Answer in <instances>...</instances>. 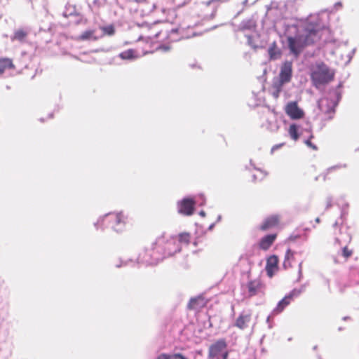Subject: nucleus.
I'll return each instance as SVG.
<instances>
[{
  "label": "nucleus",
  "mask_w": 359,
  "mask_h": 359,
  "mask_svg": "<svg viewBox=\"0 0 359 359\" xmlns=\"http://www.w3.org/2000/svg\"><path fill=\"white\" fill-rule=\"evenodd\" d=\"M126 217L122 212L110 213L105 217L104 221L108 223L111 227L116 231L122 229V226L126 223Z\"/></svg>",
  "instance_id": "nucleus-5"
},
{
  "label": "nucleus",
  "mask_w": 359,
  "mask_h": 359,
  "mask_svg": "<svg viewBox=\"0 0 359 359\" xmlns=\"http://www.w3.org/2000/svg\"><path fill=\"white\" fill-rule=\"evenodd\" d=\"M180 246L176 243L174 240L168 241L163 246V252L161 256H157L154 255V252L151 254L152 262L156 263L164 258L170 257L180 251Z\"/></svg>",
  "instance_id": "nucleus-4"
},
{
  "label": "nucleus",
  "mask_w": 359,
  "mask_h": 359,
  "mask_svg": "<svg viewBox=\"0 0 359 359\" xmlns=\"http://www.w3.org/2000/svg\"><path fill=\"white\" fill-rule=\"evenodd\" d=\"M252 313L250 311H243L237 318L235 322V326L240 330H245L249 327L251 322Z\"/></svg>",
  "instance_id": "nucleus-10"
},
{
  "label": "nucleus",
  "mask_w": 359,
  "mask_h": 359,
  "mask_svg": "<svg viewBox=\"0 0 359 359\" xmlns=\"http://www.w3.org/2000/svg\"><path fill=\"white\" fill-rule=\"evenodd\" d=\"M288 133H289L290 137L294 141H297L299 137V135L298 133V127L294 123L291 124L290 126L289 129H288Z\"/></svg>",
  "instance_id": "nucleus-22"
},
{
  "label": "nucleus",
  "mask_w": 359,
  "mask_h": 359,
  "mask_svg": "<svg viewBox=\"0 0 359 359\" xmlns=\"http://www.w3.org/2000/svg\"><path fill=\"white\" fill-rule=\"evenodd\" d=\"M285 112L292 120H298L304 116V111L299 107L295 101L290 102L286 104Z\"/></svg>",
  "instance_id": "nucleus-6"
},
{
  "label": "nucleus",
  "mask_w": 359,
  "mask_h": 359,
  "mask_svg": "<svg viewBox=\"0 0 359 359\" xmlns=\"http://www.w3.org/2000/svg\"><path fill=\"white\" fill-rule=\"evenodd\" d=\"M294 296V291H292L289 294L286 295L283 299H281L278 302L276 307L273 309V313L275 314H278L281 313L285 309V308L287 307L291 303Z\"/></svg>",
  "instance_id": "nucleus-15"
},
{
  "label": "nucleus",
  "mask_w": 359,
  "mask_h": 359,
  "mask_svg": "<svg viewBox=\"0 0 359 359\" xmlns=\"http://www.w3.org/2000/svg\"><path fill=\"white\" fill-rule=\"evenodd\" d=\"M285 83H282L280 80H279L278 82H274L273 83V88L274 90H279L281 91L282 86Z\"/></svg>",
  "instance_id": "nucleus-30"
},
{
  "label": "nucleus",
  "mask_w": 359,
  "mask_h": 359,
  "mask_svg": "<svg viewBox=\"0 0 359 359\" xmlns=\"http://www.w3.org/2000/svg\"><path fill=\"white\" fill-rule=\"evenodd\" d=\"M352 254L353 250L349 249L347 246L343 248L342 255L346 259L349 258L352 255Z\"/></svg>",
  "instance_id": "nucleus-29"
},
{
  "label": "nucleus",
  "mask_w": 359,
  "mask_h": 359,
  "mask_svg": "<svg viewBox=\"0 0 359 359\" xmlns=\"http://www.w3.org/2000/svg\"><path fill=\"white\" fill-rule=\"evenodd\" d=\"M316 223H320V218H319V217H317V218L316 219Z\"/></svg>",
  "instance_id": "nucleus-36"
},
{
  "label": "nucleus",
  "mask_w": 359,
  "mask_h": 359,
  "mask_svg": "<svg viewBox=\"0 0 359 359\" xmlns=\"http://www.w3.org/2000/svg\"><path fill=\"white\" fill-rule=\"evenodd\" d=\"M100 29L102 31L103 36H112L115 33V29L114 25H110L105 27H101Z\"/></svg>",
  "instance_id": "nucleus-27"
},
{
  "label": "nucleus",
  "mask_w": 359,
  "mask_h": 359,
  "mask_svg": "<svg viewBox=\"0 0 359 359\" xmlns=\"http://www.w3.org/2000/svg\"><path fill=\"white\" fill-rule=\"evenodd\" d=\"M205 306V302L203 297L198 296L191 298L188 304V309L190 310H198Z\"/></svg>",
  "instance_id": "nucleus-17"
},
{
  "label": "nucleus",
  "mask_w": 359,
  "mask_h": 359,
  "mask_svg": "<svg viewBox=\"0 0 359 359\" xmlns=\"http://www.w3.org/2000/svg\"><path fill=\"white\" fill-rule=\"evenodd\" d=\"M15 65L13 62L12 59L8 57H1L0 58V72L2 74L7 69H15Z\"/></svg>",
  "instance_id": "nucleus-18"
},
{
  "label": "nucleus",
  "mask_w": 359,
  "mask_h": 359,
  "mask_svg": "<svg viewBox=\"0 0 359 359\" xmlns=\"http://www.w3.org/2000/svg\"><path fill=\"white\" fill-rule=\"evenodd\" d=\"M248 296L253 297L257 295L263 289V284L260 279L257 278L248 282L246 285Z\"/></svg>",
  "instance_id": "nucleus-11"
},
{
  "label": "nucleus",
  "mask_w": 359,
  "mask_h": 359,
  "mask_svg": "<svg viewBox=\"0 0 359 359\" xmlns=\"http://www.w3.org/2000/svg\"><path fill=\"white\" fill-rule=\"evenodd\" d=\"M301 255L302 252H296L291 249H287L285 252V259L283 262L284 268L289 269L292 267L293 265L297 262L296 257Z\"/></svg>",
  "instance_id": "nucleus-14"
},
{
  "label": "nucleus",
  "mask_w": 359,
  "mask_h": 359,
  "mask_svg": "<svg viewBox=\"0 0 359 359\" xmlns=\"http://www.w3.org/2000/svg\"><path fill=\"white\" fill-rule=\"evenodd\" d=\"M280 146H281V144L280 145H276L274 147H273V149H274L275 148H279Z\"/></svg>",
  "instance_id": "nucleus-37"
},
{
  "label": "nucleus",
  "mask_w": 359,
  "mask_h": 359,
  "mask_svg": "<svg viewBox=\"0 0 359 359\" xmlns=\"http://www.w3.org/2000/svg\"><path fill=\"white\" fill-rule=\"evenodd\" d=\"M336 103L329 99H323L319 103L320 110L327 115L328 118H332L335 112Z\"/></svg>",
  "instance_id": "nucleus-8"
},
{
  "label": "nucleus",
  "mask_w": 359,
  "mask_h": 359,
  "mask_svg": "<svg viewBox=\"0 0 359 359\" xmlns=\"http://www.w3.org/2000/svg\"><path fill=\"white\" fill-rule=\"evenodd\" d=\"M27 35L28 32L26 30L23 29H19L15 31L13 36L12 37V40H17L20 42H24Z\"/></svg>",
  "instance_id": "nucleus-21"
},
{
  "label": "nucleus",
  "mask_w": 359,
  "mask_h": 359,
  "mask_svg": "<svg viewBox=\"0 0 359 359\" xmlns=\"http://www.w3.org/2000/svg\"><path fill=\"white\" fill-rule=\"evenodd\" d=\"M340 168V166H338V165H337V166H333V167H331V168H330L327 170V172H330L332 171L333 170H335V169H337V168Z\"/></svg>",
  "instance_id": "nucleus-34"
},
{
  "label": "nucleus",
  "mask_w": 359,
  "mask_h": 359,
  "mask_svg": "<svg viewBox=\"0 0 359 359\" xmlns=\"http://www.w3.org/2000/svg\"><path fill=\"white\" fill-rule=\"evenodd\" d=\"M278 257L276 255L270 256L266 260V271L269 278H272L278 269Z\"/></svg>",
  "instance_id": "nucleus-12"
},
{
  "label": "nucleus",
  "mask_w": 359,
  "mask_h": 359,
  "mask_svg": "<svg viewBox=\"0 0 359 359\" xmlns=\"http://www.w3.org/2000/svg\"><path fill=\"white\" fill-rule=\"evenodd\" d=\"M280 224V217L278 215H271L266 217L262 224L259 226L261 231H265L270 229L276 227Z\"/></svg>",
  "instance_id": "nucleus-13"
},
{
  "label": "nucleus",
  "mask_w": 359,
  "mask_h": 359,
  "mask_svg": "<svg viewBox=\"0 0 359 359\" xmlns=\"http://www.w3.org/2000/svg\"><path fill=\"white\" fill-rule=\"evenodd\" d=\"M334 72L324 62L316 63L311 69V78L316 86L328 83L334 79Z\"/></svg>",
  "instance_id": "nucleus-2"
},
{
  "label": "nucleus",
  "mask_w": 359,
  "mask_h": 359,
  "mask_svg": "<svg viewBox=\"0 0 359 359\" xmlns=\"http://www.w3.org/2000/svg\"><path fill=\"white\" fill-rule=\"evenodd\" d=\"M302 264H303V260H299L298 262V264H299V270L300 271L302 270Z\"/></svg>",
  "instance_id": "nucleus-35"
},
{
  "label": "nucleus",
  "mask_w": 359,
  "mask_h": 359,
  "mask_svg": "<svg viewBox=\"0 0 359 359\" xmlns=\"http://www.w3.org/2000/svg\"><path fill=\"white\" fill-rule=\"evenodd\" d=\"M178 241L181 243L188 245L191 241V234L187 232L181 233L178 235Z\"/></svg>",
  "instance_id": "nucleus-24"
},
{
  "label": "nucleus",
  "mask_w": 359,
  "mask_h": 359,
  "mask_svg": "<svg viewBox=\"0 0 359 359\" xmlns=\"http://www.w3.org/2000/svg\"><path fill=\"white\" fill-rule=\"evenodd\" d=\"M99 39V37L95 36V30L89 29L83 32L81 35H79L77 38L79 41H87V40H93L97 41Z\"/></svg>",
  "instance_id": "nucleus-20"
},
{
  "label": "nucleus",
  "mask_w": 359,
  "mask_h": 359,
  "mask_svg": "<svg viewBox=\"0 0 359 359\" xmlns=\"http://www.w3.org/2000/svg\"><path fill=\"white\" fill-rule=\"evenodd\" d=\"M292 73V62L285 61L280 69L279 74L280 80L282 83H287L291 80Z\"/></svg>",
  "instance_id": "nucleus-9"
},
{
  "label": "nucleus",
  "mask_w": 359,
  "mask_h": 359,
  "mask_svg": "<svg viewBox=\"0 0 359 359\" xmlns=\"http://www.w3.org/2000/svg\"><path fill=\"white\" fill-rule=\"evenodd\" d=\"M229 351L224 339H220L212 344L208 349L209 359H227Z\"/></svg>",
  "instance_id": "nucleus-3"
},
{
  "label": "nucleus",
  "mask_w": 359,
  "mask_h": 359,
  "mask_svg": "<svg viewBox=\"0 0 359 359\" xmlns=\"http://www.w3.org/2000/svg\"><path fill=\"white\" fill-rule=\"evenodd\" d=\"M299 237H300L299 236H290L288 238V241H294L296 239L299 238Z\"/></svg>",
  "instance_id": "nucleus-32"
},
{
  "label": "nucleus",
  "mask_w": 359,
  "mask_h": 359,
  "mask_svg": "<svg viewBox=\"0 0 359 359\" xmlns=\"http://www.w3.org/2000/svg\"><path fill=\"white\" fill-rule=\"evenodd\" d=\"M0 75H2V73L0 72Z\"/></svg>",
  "instance_id": "nucleus-39"
},
{
  "label": "nucleus",
  "mask_w": 359,
  "mask_h": 359,
  "mask_svg": "<svg viewBox=\"0 0 359 359\" xmlns=\"http://www.w3.org/2000/svg\"><path fill=\"white\" fill-rule=\"evenodd\" d=\"M277 238L276 233L269 234L264 236L259 241V246L262 250H268Z\"/></svg>",
  "instance_id": "nucleus-16"
},
{
  "label": "nucleus",
  "mask_w": 359,
  "mask_h": 359,
  "mask_svg": "<svg viewBox=\"0 0 359 359\" xmlns=\"http://www.w3.org/2000/svg\"><path fill=\"white\" fill-rule=\"evenodd\" d=\"M149 31L151 32V34L148 37L151 39L158 38V35L161 33V30H160L156 25L150 27Z\"/></svg>",
  "instance_id": "nucleus-26"
},
{
  "label": "nucleus",
  "mask_w": 359,
  "mask_h": 359,
  "mask_svg": "<svg viewBox=\"0 0 359 359\" xmlns=\"http://www.w3.org/2000/svg\"><path fill=\"white\" fill-rule=\"evenodd\" d=\"M156 49H162L165 51H167L170 49V48L168 46H158L156 48Z\"/></svg>",
  "instance_id": "nucleus-33"
},
{
  "label": "nucleus",
  "mask_w": 359,
  "mask_h": 359,
  "mask_svg": "<svg viewBox=\"0 0 359 359\" xmlns=\"http://www.w3.org/2000/svg\"><path fill=\"white\" fill-rule=\"evenodd\" d=\"M220 0H211L212 2L219 1Z\"/></svg>",
  "instance_id": "nucleus-38"
},
{
  "label": "nucleus",
  "mask_w": 359,
  "mask_h": 359,
  "mask_svg": "<svg viewBox=\"0 0 359 359\" xmlns=\"http://www.w3.org/2000/svg\"><path fill=\"white\" fill-rule=\"evenodd\" d=\"M280 93V90H274V91L273 92L272 95H273L274 98L277 99L279 97Z\"/></svg>",
  "instance_id": "nucleus-31"
},
{
  "label": "nucleus",
  "mask_w": 359,
  "mask_h": 359,
  "mask_svg": "<svg viewBox=\"0 0 359 359\" xmlns=\"http://www.w3.org/2000/svg\"><path fill=\"white\" fill-rule=\"evenodd\" d=\"M119 57L123 60H130L135 58V52L133 49L126 50L119 54Z\"/></svg>",
  "instance_id": "nucleus-25"
},
{
  "label": "nucleus",
  "mask_w": 359,
  "mask_h": 359,
  "mask_svg": "<svg viewBox=\"0 0 359 359\" xmlns=\"http://www.w3.org/2000/svg\"><path fill=\"white\" fill-rule=\"evenodd\" d=\"M268 53L269 55V59L271 60H275L279 58L281 56V51L278 48L276 42H273L268 49Z\"/></svg>",
  "instance_id": "nucleus-19"
},
{
  "label": "nucleus",
  "mask_w": 359,
  "mask_h": 359,
  "mask_svg": "<svg viewBox=\"0 0 359 359\" xmlns=\"http://www.w3.org/2000/svg\"><path fill=\"white\" fill-rule=\"evenodd\" d=\"M156 359H187L184 355L180 353L175 354H165L162 353L158 356Z\"/></svg>",
  "instance_id": "nucleus-23"
},
{
  "label": "nucleus",
  "mask_w": 359,
  "mask_h": 359,
  "mask_svg": "<svg viewBox=\"0 0 359 359\" xmlns=\"http://www.w3.org/2000/svg\"><path fill=\"white\" fill-rule=\"evenodd\" d=\"M323 29L324 26L320 24L318 19H309L298 34L287 37V41L290 52L297 57L305 47L320 39Z\"/></svg>",
  "instance_id": "nucleus-1"
},
{
  "label": "nucleus",
  "mask_w": 359,
  "mask_h": 359,
  "mask_svg": "<svg viewBox=\"0 0 359 359\" xmlns=\"http://www.w3.org/2000/svg\"><path fill=\"white\" fill-rule=\"evenodd\" d=\"M195 203L191 198H184L178 204V212L184 215H191L194 213Z\"/></svg>",
  "instance_id": "nucleus-7"
},
{
  "label": "nucleus",
  "mask_w": 359,
  "mask_h": 359,
  "mask_svg": "<svg viewBox=\"0 0 359 359\" xmlns=\"http://www.w3.org/2000/svg\"><path fill=\"white\" fill-rule=\"evenodd\" d=\"M313 137H314L313 135L311 134L309 136V139L306 140L304 142L306 144V146L309 147V148H311L312 150L317 151L318 150V147L311 142V140Z\"/></svg>",
  "instance_id": "nucleus-28"
}]
</instances>
